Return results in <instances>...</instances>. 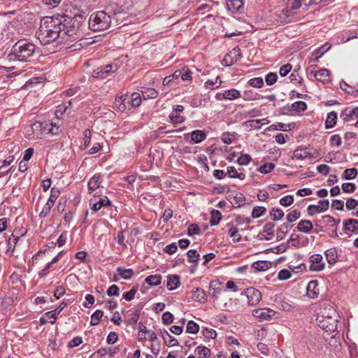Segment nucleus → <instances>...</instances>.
<instances>
[{"label":"nucleus","instance_id":"64","mask_svg":"<svg viewBox=\"0 0 358 358\" xmlns=\"http://www.w3.org/2000/svg\"><path fill=\"white\" fill-rule=\"evenodd\" d=\"M180 77L182 81H191L192 80L191 71L187 68H183Z\"/></svg>","mask_w":358,"mask_h":358},{"label":"nucleus","instance_id":"36","mask_svg":"<svg viewBox=\"0 0 358 358\" xmlns=\"http://www.w3.org/2000/svg\"><path fill=\"white\" fill-rule=\"evenodd\" d=\"M162 276L160 275H151L148 276L145 282L150 286H157L161 283Z\"/></svg>","mask_w":358,"mask_h":358},{"label":"nucleus","instance_id":"8","mask_svg":"<svg viewBox=\"0 0 358 358\" xmlns=\"http://www.w3.org/2000/svg\"><path fill=\"white\" fill-rule=\"evenodd\" d=\"M94 199H91L90 200V205L91 207V209L94 212H97L99 210H100L102 207L105 206H109L111 205L110 201L108 199V198L106 196L99 197L98 199L96 197V195H94Z\"/></svg>","mask_w":358,"mask_h":358},{"label":"nucleus","instance_id":"37","mask_svg":"<svg viewBox=\"0 0 358 358\" xmlns=\"http://www.w3.org/2000/svg\"><path fill=\"white\" fill-rule=\"evenodd\" d=\"M222 84L220 76H217L215 80H208L205 82V87L208 90H213L218 88Z\"/></svg>","mask_w":358,"mask_h":358},{"label":"nucleus","instance_id":"38","mask_svg":"<svg viewBox=\"0 0 358 358\" xmlns=\"http://www.w3.org/2000/svg\"><path fill=\"white\" fill-rule=\"evenodd\" d=\"M211 218L210 220V224L211 226H216L219 224L220 220H222V214L217 210H213L210 213Z\"/></svg>","mask_w":358,"mask_h":358},{"label":"nucleus","instance_id":"22","mask_svg":"<svg viewBox=\"0 0 358 358\" xmlns=\"http://www.w3.org/2000/svg\"><path fill=\"white\" fill-rule=\"evenodd\" d=\"M192 294V299L199 303H204L207 299L205 291L199 287L193 289Z\"/></svg>","mask_w":358,"mask_h":358},{"label":"nucleus","instance_id":"61","mask_svg":"<svg viewBox=\"0 0 358 358\" xmlns=\"http://www.w3.org/2000/svg\"><path fill=\"white\" fill-rule=\"evenodd\" d=\"M252 158L248 154H242L237 159V162L241 165L245 166L250 163Z\"/></svg>","mask_w":358,"mask_h":358},{"label":"nucleus","instance_id":"54","mask_svg":"<svg viewBox=\"0 0 358 358\" xmlns=\"http://www.w3.org/2000/svg\"><path fill=\"white\" fill-rule=\"evenodd\" d=\"M248 83L252 87L260 88L264 85V80L260 77H256L249 80Z\"/></svg>","mask_w":358,"mask_h":358},{"label":"nucleus","instance_id":"9","mask_svg":"<svg viewBox=\"0 0 358 358\" xmlns=\"http://www.w3.org/2000/svg\"><path fill=\"white\" fill-rule=\"evenodd\" d=\"M244 293L248 297L249 304L251 306L258 304L262 299V293L255 287L247 288Z\"/></svg>","mask_w":358,"mask_h":358},{"label":"nucleus","instance_id":"27","mask_svg":"<svg viewBox=\"0 0 358 358\" xmlns=\"http://www.w3.org/2000/svg\"><path fill=\"white\" fill-rule=\"evenodd\" d=\"M329 71L327 69H322L314 73V77L319 81L327 83L329 80Z\"/></svg>","mask_w":358,"mask_h":358},{"label":"nucleus","instance_id":"30","mask_svg":"<svg viewBox=\"0 0 358 358\" xmlns=\"http://www.w3.org/2000/svg\"><path fill=\"white\" fill-rule=\"evenodd\" d=\"M116 271H117V274L120 275L121 276V278L124 280L131 279L134 274V272L131 268H122V267H117L116 268Z\"/></svg>","mask_w":358,"mask_h":358},{"label":"nucleus","instance_id":"43","mask_svg":"<svg viewBox=\"0 0 358 358\" xmlns=\"http://www.w3.org/2000/svg\"><path fill=\"white\" fill-rule=\"evenodd\" d=\"M103 315V312L101 310H96L91 316L90 324L92 326L98 325L100 322L101 317Z\"/></svg>","mask_w":358,"mask_h":358},{"label":"nucleus","instance_id":"49","mask_svg":"<svg viewBox=\"0 0 358 358\" xmlns=\"http://www.w3.org/2000/svg\"><path fill=\"white\" fill-rule=\"evenodd\" d=\"M59 194L60 191L57 188L52 187L51 189L50 196L47 203L53 206Z\"/></svg>","mask_w":358,"mask_h":358},{"label":"nucleus","instance_id":"4","mask_svg":"<svg viewBox=\"0 0 358 358\" xmlns=\"http://www.w3.org/2000/svg\"><path fill=\"white\" fill-rule=\"evenodd\" d=\"M338 315L336 310L329 306L322 312L321 315H318L316 319L318 326L327 332L332 333L336 331L338 326Z\"/></svg>","mask_w":358,"mask_h":358},{"label":"nucleus","instance_id":"14","mask_svg":"<svg viewBox=\"0 0 358 358\" xmlns=\"http://www.w3.org/2000/svg\"><path fill=\"white\" fill-rule=\"evenodd\" d=\"M140 317V310L138 309H131L127 312L124 322L127 325H134L137 323Z\"/></svg>","mask_w":358,"mask_h":358},{"label":"nucleus","instance_id":"55","mask_svg":"<svg viewBox=\"0 0 358 358\" xmlns=\"http://www.w3.org/2000/svg\"><path fill=\"white\" fill-rule=\"evenodd\" d=\"M188 261L192 263H197L199 259V254L195 250H189L187 252Z\"/></svg>","mask_w":358,"mask_h":358},{"label":"nucleus","instance_id":"51","mask_svg":"<svg viewBox=\"0 0 358 358\" xmlns=\"http://www.w3.org/2000/svg\"><path fill=\"white\" fill-rule=\"evenodd\" d=\"M236 134L235 132H224L222 134L221 139L225 144H231L233 142L234 138L236 137Z\"/></svg>","mask_w":358,"mask_h":358},{"label":"nucleus","instance_id":"7","mask_svg":"<svg viewBox=\"0 0 358 358\" xmlns=\"http://www.w3.org/2000/svg\"><path fill=\"white\" fill-rule=\"evenodd\" d=\"M309 270L319 272L324 270L325 264L320 254H314L309 257Z\"/></svg>","mask_w":358,"mask_h":358},{"label":"nucleus","instance_id":"29","mask_svg":"<svg viewBox=\"0 0 358 358\" xmlns=\"http://www.w3.org/2000/svg\"><path fill=\"white\" fill-rule=\"evenodd\" d=\"M271 266L269 261H257L252 264V267L257 271H264L268 269Z\"/></svg>","mask_w":358,"mask_h":358},{"label":"nucleus","instance_id":"26","mask_svg":"<svg viewBox=\"0 0 358 358\" xmlns=\"http://www.w3.org/2000/svg\"><path fill=\"white\" fill-rule=\"evenodd\" d=\"M192 141L194 143H199L206 138V133L202 130H195L190 133Z\"/></svg>","mask_w":358,"mask_h":358},{"label":"nucleus","instance_id":"44","mask_svg":"<svg viewBox=\"0 0 358 358\" xmlns=\"http://www.w3.org/2000/svg\"><path fill=\"white\" fill-rule=\"evenodd\" d=\"M288 227H289L288 224L284 223V224H281L279 228H278V229L276 231L277 239L282 240L285 237V236L287 233V229Z\"/></svg>","mask_w":358,"mask_h":358},{"label":"nucleus","instance_id":"11","mask_svg":"<svg viewBox=\"0 0 358 358\" xmlns=\"http://www.w3.org/2000/svg\"><path fill=\"white\" fill-rule=\"evenodd\" d=\"M227 199L232 206L236 208L241 207L245 203V197L244 194L241 192L229 194Z\"/></svg>","mask_w":358,"mask_h":358},{"label":"nucleus","instance_id":"2","mask_svg":"<svg viewBox=\"0 0 358 358\" xmlns=\"http://www.w3.org/2000/svg\"><path fill=\"white\" fill-rule=\"evenodd\" d=\"M59 21L62 22V34L64 37V42L69 37L74 38L77 40V36L81 31L82 26L85 22V18L81 14L70 16L67 15H57Z\"/></svg>","mask_w":358,"mask_h":358},{"label":"nucleus","instance_id":"12","mask_svg":"<svg viewBox=\"0 0 358 358\" xmlns=\"http://www.w3.org/2000/svg\"><path fill=\"white\" fill-rule=\"evenodd\" d=\"M103 180L100 174H95L92 176L87 183L89 193L92 194L94 191L98 189L101 187Z\"/></svg>","mask_w":358,"mask_h":358},{"label":"nucleus","instance_id":"46","mask_svg":"<svg viewBox=\"0 0 358 358\" xmlns=\"http://www.w3.org/2000/svg\"><path fill=\"white\" fill-rule=\"evenodd\" d=\"M141 92L144 99H154L158 95L157 91L153 88H145Z\"/></svg>","mask_w":358,"mask_h":358},{"label":"nucleus","instance_id":"58","mask_svg":"<svg viewBox=\"0 0 358 358\" xmlns=\"http://www.w3.org/2000/svg\"><path fill=\"white\" fill-rule=\"evenodd\" d=\"M301 217V213L298 210H294L287 215V220L289 222H293Z\"/></svg>","mask_w":358,"mask_h":358},{"label":"nucleus","instance_id":"18","mask_svg":"<svg viewBox=\"0 0 358 358\" xmlns=\"http://www.w3.org/2000/svg\"><path fill=\"white\" fill-rule=\"evenodd\" d=\"M66 306H67L66 302L62 301L60 303V304L59 305V306L56 309L45 313V315L50 320V323H51V324L55 323V321L57 319V317H56L57 315H59Z\"/></svg>","mask_w":358,"mask_h":358},{"label":"nucleus","instance_id":"35","mask_svg":"<svg viewBox=\"0 0 358 358\" xmlns=\"http://www.w3.org/2000/svg\"><path fill=\"white\" fill-rule=\"evenodd\" d=\"M227 56L235 64L242 57L241 49L238 47L233 48L228 54Z\"/></svg>","mask_w":358,"mask_h":358},{"label":"nucleus","instance_id":"21","mask_svg":"<svg viewBox=\"0 0 358 358\" xmlns=\"http://www.w3.org/2000/svg\"><path fill=\"white\" fill-rule=\"evenodd\" d=\"M330 45L328 44H324L319 48L316 49L313 51L310 56L311 62H317L322 55L330 48Z\"/></svg>","mask_w":358,"mask_h":358},{"label":"nucleus","instance_id":"28","mask_svg":"<svg viewBox=\"0 0 358 358\" xmlns=\"http://www.w3.org/2000/svg\"><path fill=\"white\" fill-rule=\"evenodd\" d=\"M180 285L178 275H172L168 277L166 287L169 290L177 289Z\"/></svg>","mask_w":358,"mask_h":358},{"label":"nucleus","instance_id":"20","mask_svg":"<svg viewBox=\"0 0 358 358\" xmlns=\"http://www.w3.org/2000/svg\"><path fill=\"white\" fill-rule=\"evenodd\" d=\"M313 229V225L311 221L308 220H301L296 227V229L299 231L309 234L312 229Z\"/></svg>","mask_w":358,"mask_h":358},{"label":"nucleus","instance_id":"48","mask_svg":"<svg viewBox=\"0 0 358 358\" xmlns=\"http://www.w3.org/2000/svg\"><path fill=\"white\" fill-rule=\"evenodd\" d=\"M199 330V326L195 322L190 320L187 322L186 327V331L189 334H196Z\"/></svg>","mask_w":358,"mask_h":358},{"label":"nucleus","instance_id":"3","mask_svg":"<svg viewBox=\"0 0 358 358\" xmlns=\"http://www.w3.org/2000/svg\"><path fill=\"white\" fill-rule=\"evenodd\" d=\"M36 52V45L31 41L22 38L12 47L8 57L19 62H29Z\"/></svg>","mask_w":358,"mask_h":358},{"label":"nucleus","instance_id":"56","mask_svg":"<svg viewBox=\"0 0 358 358\" xmlns=\"http://www.w3.org/2000/svg\"><path fill=\"white\" fill-rule=\"evenodd\" d=\"M274 168L275 164L273 163H266L259 166L257 170L262 173L266 174L270 173Z\"/></svg>","mask_w":358,"mask_h":358},{"label":"nucleus","instance_id":"31","mask_svg":"<svg viewBox=\"0 0 358 358\" xmlns=\"http://www.w3.org/2000/svg\"><path fill=\"white\" fill-rule=\"evenodd\" d=\"M336 120L337 113L334 111L329 113L325 121V127L327 129L333 128L336 124Z\"/></svg>","mask_w":358,"mask_h":358},{"label":"nucleus","instance_id":"50","mask_svg":"<svg viewBox=\"0 0 358 358\" xmlns=\"http://www.w3.org/2000/svg\"><path fill=\"white\" fill-rule=\"evenodd\" d=\"M292 108L294 111L303 112L307 109V104L304 101H297L292 104Z\"/></svg>","mask_w":358,"mask_h":358},{"label":"nucleus","instance_id":"57","mask_svg":"<svg viewBox=\"0 0 358 358\" xmlns=\"http://www.w3.org/2000/svg\"><path fill=\"white\" fill-rule=\"evenodd\" d=\"M279 203L284 207L289 206L294 203V197L292 195H286L280 199Z\"/></svg>","mask_w":358,"mask_h":358},{"label":"nucleus","instance_id":"5","mask_svg":"<svg viewBox=\"0 0 358 358\" xmlns=\"http://www.w3.org/2000/svg\"><path fill=\"white\" fill-rule=\"evenodd\" d=\"M90 28L96 31L108 29L111 24V17L105 11L101 10L91 15L88 21Z\"/></svg>","mask_w":358,"mask_h":358},{"label":"nucleus","instance_id":"6","mask_svg":"<svg viewBox=\"0 0 358 358\" xmlns=\"http://www.w3.org/2000/svg\"><path fill=\"white\" fill-rule=\"evenodd\" d=\"M118 69L117 64H110L106 66H99L92 73V76L98 79H104L115 72Z\"/></svg>","mask_w":358,"mask_h":358},{"label":"nucleus","instance_id":"47","mask_svg":"<svg viewBox=\"0 0 358 358\" xmlns=\"http://www.w3.org/2000/svg\"><path fill=\"white\" fill-rule=\"evenodd\" d=\"M170 122L174 124H178L182 123L185 120V117L182 115H178V113H176L172 112L169 115Z\"/></svg>","mask_w":358,"mask_h":358},{"label":"nucleus","instance_id":"41","mask_svg":"<svg viewBox=\"0 0 358 358\" xmlns=\"http://www.w3.org/2000/svg\"><path fill=\"white\" fill-rule=\"evenodd\" d=\"M195 352L197 353L199 358H206L210 355V350L206 346H198Z\"/></svg>","mask_w":358,"mask_h":358},{"label":"nucleus","instance_id":"10","mask_svg":"<svg viewBox=\"0 0 358 358\" xmlns=\"http://www.w3.org/2000/svg\"><path fill=\"white\" fill-rule=\"evenodd\" d=\"M241 96V92L234 88L225 90L223 93H217L215 95V98L218 101H221L223 99L231 101L238 99Z\"/></svg>","mask_w":358,"mask_h":358},{"label":"nucleus","instance_id":"25","mask_svg":"<svg viewBox=\"0 0 358 358\" xmlns=\"http://www.w3.org/2000/svg\"><path fill=\"white\" fill-rule=\"evenodd\" d=\"M326 259L330 265L334 264L338 261L337 250L335 248H331L327 250L324 252Z\"/></svg>","mask_w":358,"mask_h":358},{"label":"nucleus","instance_id":"63","mask_svg":"<svg viewBox=\"0 0 358 358\" xmlns=\"http://www.w3.org/2000/svg\"><path fill=\"white\" fill-rule=\"evenodd\" d=\"M278 79V76L275 73L270 72L265 78V81L268 85H273Z\"/></svg>","mask_w":358,"mask_h":358},{"label":"nucleus","instance_id":"52","mask_svg":"<svg viewBox=\"0 0 358 358\" xmlns=\"http://www.w3.org/2000/svg\"><path fill=\"white\" fill-rule=\"evenodd\" d=\"M117 349L116 348H110L108 349H107V348H100L97 351V353L101 357H103V356H105L106 355L108 354V355H109V356L110 357H113L117 353Z\"/></svg>","mask_w":358,"mask_h":358},{"label":"nucleus","instance_id":"59","mask_svg":"<svg viewBox=\"0 0 358 358\" xmlns=\"http://www.w3.org/2000/svg\"><path fill=\"white\" fill-rule=\"evenodd\" d=\"M141 103V95L138 93H133L131 96L130 103L132 107H138Z\"/></svg>","mask_w":358,"mask_h":358},{"label":"nucleus","instance_id":"40","mask_svg":"<svg viewBox=\"0 0 358 358\" xmlns=\"http://www.w3.org/2000/svg\"><path fill=\"white\" fill-rule=\"evenodd\" d=\"M228 234L229 236L233 238V241L234 243H238L241 240V236L239 234V230L235 226H232L230 227V229L228 231Z\"/></svg>","mask_w":358,"mask_h":358},{"label":"nucleus","instance_id":"32","mask_svg":"<svg viewBox=\"0 0 358 358\" xmlns=\"http://www.w3.org/2000/svg\"><path fill=\"white\" fill-rule=\"evenodd\" d=\"M71 106V102L66 101L62 103V104L59 105L57 107L56 111H55V115L57 118H61V117L66 113L67 110Z\"/></svg>","mask_w":358,"mask_h":358},{"label":"nucleus","instance_id":"34","mask_svg":"<svg viewBox=\"0 0 358 358\" xmlns=\"http://www.w3.org/2000/svg\"><path fill=\"white\" fill-rule=\"evenodd\" d=\"M227 174L231 178H238L241 180L245 178V174L243 173H238L234 166L227 167Z\"/></svg>","mask_w":358,"mask_h":358},{"label":"nucleus","instance_id":"13","mask_svg":"<svg viewBox=\"0 0 358 358\" xmlns=\"http://www.w3.org/2000/svg\"><path fill=\"white\" fill-rule=\"evenodd\" d=\"M320 293L318 282L317 280H311L306 287V294L310 299H316Z\"/></svg>","mask_w":358,"mask_h":358},{"label":"nucleus","instance_id":"53","mask_svg":"<svg viewBox=\"0 0 358 358\" xmlns=\"http://www.w3.org/2000/svg\"><path fill=\"white\" fill-rule=\"evenodd\" d=\"M266 211L265 207L255 206L252 212V217L255 219L262 217Z\"/></svg>","mask_w":358,"mask_h":358},{"label":"nucleus","instance_id":"15","mask_svg":"<svg viewBox=\"0 0 358 358\" xmlns=\"http://www.w3.org/2000/svg\"><path fill=\"white\" fill-rule=\"evenodd\" d=\"M343 231L345 234L348 232L358 234V220L355 219H348L344 221Z\"/></svg>","mask_w":358,"mask_h":358},{"label":"nucleus","instance_id":"17","mask_svg":"<svg viewBox=\"0 0 358 358\" xmlns=\"http://www.w3.org/2000/svg\"><path fill=\"white\" fill-rule=\"evenodd\" d=\"M294 157L303 160L305 159H313V155L308 151V148H298L294 151Z\"/></svg>","mask_w":358,"mask_h":358},{"label":"nucleus","instance_id":"39","mask_svg":"<svg viewBox=\"0 0 358 358\" xmlns=\"http://www.w3.org/2000/svg\"><path fill=\"white\" fill-rule=\"evenodd\" d=\"M284 215L283 210L278 208H272L270 210V216L273 221L280 220Z\"/></svg>","mask_w":358,"mask_h":358},{"label":"nucleus","instance_id":"60","mask_svg":"<svg viewBox=\"0 0 358 358\" xmlns=\"http://www.w3.org/2000/svg\"><path fill=\"white\" fill-rule=\"evenodd\" d=\"M162 320L165 325L171 324L173 321V315L170 312H165L162 315Z\"/></svg>","mask_w":358,"mask_h":358},{"label":"nucleus","instance_id":"16","mask_svg":"<svg viewBox=\"0 0 358 358\" xmlns=\"http://www.w3.org/2000/svg\"><path fill=\"white\" fill-rule=\"evenodd\" d=\"M275 315V311L271 309H257L253 310V315L263 320H269Z\"/></svg>","mask_w":358,"mask_h":358},{"label":"nucleus","instance_id":"42","mask_svg":"<svg viewBox=\"0 0 358 358\" xmlns=\"http://www.w3.org/2000/svg\"><path fill=\"white\" fill-rule=\"evenodd\" d=\"M357 170L355 168L347 169L344 171L342 178L344 180H352L357 177Z\"/></svg>","mask_w":358,"mask_h":358},{"label":"nucleus","instance_id":"45","mask_svg":"<svg viewBox=\"0 0 358 358\" xmlns=\"http://www.w3.org/2000/svg\"><path fill=\"white\" fill-rule=\"evenodd\" d=\"M164 343L169 347L176 346L178 344V341L171 336L166 331H164V335H163Z\"/></svg>","mask_w":358,"mask_h":358},{"label":"nucleus","instance_id":"19","mask_svg":"<svg viewBox=\"0 0 358 358\" xmlns=\"http://www.w3.org/2000/svg\"><path fill=\"white\" fill-rule=\"evenodd\" d=\"M227 8L232 13L239 12L243 6L242 0H226Z\"/></svg>","mask_w":358,"mask_h":358},{"label":"nucleus","instance_id":"62","mask_svg":"<svg viewBox=\"0 0 358 358\" xmlns=\"http://www.w3.org/2000/svg\"><path fill=\"white\" fill-rule=\"evenodd\" d=\"M341 187L343 192L345 193H353L356 189V185L352 182H345Z\"/></svg>","mask_w":358,"mask_h":358},{"label":"nucleus","instance_id":"33","mask_svg":"<svg viewBox=\"0 0 358 358\" xmlns=\"http://www.w3.org/2000/svg\"><path fill=\"white\" fill-rule=\"evenodd\" d=\"M340 87L342 90L345 91L348 94H353L355 92L358 93V84L352 86L345 83V81H341L340 83Z\"/></svg>","mask_w":358,"mask_h":358},{"label":"nucleus","instance_id":"1","mask_svg":"<svg viewBox=\"0 0 358 358\" xmlns=\"http://www.w3.org/2000/svg\"><path fill=\"white\" fill-rule=\"evenodd\" d=\"M61 25L62 22L59 21L57 15L44 17L36 33L41 44L45 45L53 43H64Z\"/></svg>","mask_w":358,"mask_h":358},{"label":"nucleus","instance_id":"24","mask_svg":"<svg viewBox=\"0 0 358 358\" xmlns=\"http://www.w3.org/2000/svg\"><path fill=\"white\" fill-rule=\"evenodd\" d=\"M127 97V95L126 94L117 96L114 103V108L120 112H124L127 109V106L125 103Z\"/></svg>","mask_w":358,"mask_h":358},{"label":"nucleus","instance_id":"23","mask_svg":"<svg viewBox=\"0 0 358 358\" xmlns=\"http://www.w3.org/2000/svg\"><path fill=\"white\" fill-rule=\"evenodd\" d=\"M341 117L346 122L351 120L354 117H358V107L352 109H345L341 113Z\"/></svg>","mask_w":358,"mask_h":358}]
</instances>
